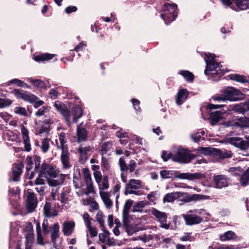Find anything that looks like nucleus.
Listing matches in <instances>:
<instances>
[{
  "mask_svg": "<svg viewBox=\"0 0 249 249\" xmlns=\"http://www.w3.org/2000/svg\"><path fill=\"white\" fill-rule=\"evenodd\" d=\"M99 195L106 207L107 208L111 207L112 206V202L110 198L111 196L110 192L101 191L99 192Z\"/></svg>",
  "mask_w": 249,
  "mask_h": 249,
  "instance_id": "obj_27",
  "label": "nucleus"
},
{
  "mask_svg": "<svg viewBox=\"0 0 249 249\" xmlns=\"http://www.w3.org/2000/svg\"><path fill=\"white\" fill-rule=\"evenodd\" d=\"M50 147L49 141L47 139H44L41 142L40 148L43 153H46L48 151Z\"/></svg>",
  "mask_w": 249,
  "mask_h": 249,
  "instance_id": "obj_50",
  "label": "nucleus"
},
{
  "mask_svg": "<svg viewBox=\"0 0 249 249\" xmlns=\"http://www.w3.org/2000/svg\"><path fill=\"white\" fill-rule=\"evenodd\" d=\"M21 133L23 140L25 149L27 151H30L31 150V146L28 136V131L23 125H21Z\"/></svg>",
  "mask_w": 249,
  "mask_h": 249,
  "instance_id": "obj_20",
  "label": "nucleus"
},
{
  "mask_svg": "<svg viewBox=\"0 0 249 249\" xmlns=\"http://www.w3.org/2000/svg\"><path fill=\"white\" fill-rule=\"evenodd\" d=\"M213 180L216 188H218L228 186L229 182V179L222 175L214 176Z\"/></svg>",
  "mask_w": 249,
  "mask_h": 249,
  "instance_id": "obj_15",
  "label": "nucleus"
},
{
  "mask_svg": "<svg viewBox=\"0 0 249 249\" xmlns=\"http://www.w3.org/2000/svg\"><path fill=\"white\" fill-rule=\"evenodd\" d=\"M36 233H37V243L39 244L43 245L44 244L43 242V238L41 235L40 223L38 222H36Z\"/></svg>",
  "mask_w": 249,
  "mask_h": 249,
  "instance_id": "obj_46",
  "label": "nucleus"
},
{
  "mask_svg": "<svg viewBox=\"0 0 249 249\" xmlns=\"http://www.w3.org/2000/svg\"><path fill=\"white\" fill-rule=\"evenodd\" d=\"M205 60L206 63V68L204 73L206 75H218L219 77L223 75L226 71L222 66L214 60V55L213 54H206Z\"/></svg>",
  "mask_w": 249,
  "mask_h": 249,
  "instance_id": "obj_2",
  "label": "nucleus"
},
{
  "mask_svg": "<svg viewBox=\"0 0 249 249\" xmlns=\"http://www.w3.org/2000/svg\"><path fill=\"white\" fill-rule=\"evenodd\" d=\"M70 191L71 189L68 187L64 188L59 196H57V199L63 204L68 203V201L70 200L69 195Z\"/></svg>",
  "mask_w": 249,
  "mask_h": 249,
  "instance_id": "obj_24",
  "label": "nucleus"
},
{
  "mask_svg": "<svg viewBox=\"0 0 249 249\" xmlns=\"http://www.w3.org/2000/svg\"><path fill=\"white\" fill-rule=\"evenodd\" d=\"M229 142L231 144L239 147L241 149L245 150L249 147V142L242 140L238 137H232L229 139Z\"/></svg>",
  "mask_w": 249,
  "mask_h": 249,
  "instance_id": "obj_14",
  "label": "nucleus"
},
{
  "mask_svg": "<svg viewBox=\"0 0 249 249\" xmlns=\"http://www.w3.org/2000/svg\"><path fill=\"white\" fill-rule=\"evenodd\" d=\"M54 106L56 109L64 117L68 125H70V114L65 105L59 101H56L54 103Z\"/></svg>",
  "mask_w": 249,
  "mask_h": 249,
  "instance_id": "obj_11",
  "label": "nucleus"
},
{
  "mask_svg": "<svg viewBox=\"0 0 249 249\" xmlns=\"http://www.w3.org/2000/svg\"><path fill=\"white\" fill-rule=\"evenodd\" d=\"M99 239L101 242L106 244L109 246H112L115 244L114 239L109 238V233L107 231H104V232L100 233L99 234Z\"/></svg>",
  "mask_w": 249,
  "mask_h": 249,
  "instance_id": "obj_22",
  "label": "nucleus"
},
{
  "mask_svg": "<svg viewBox=\"0 0 249 249\" xmlns=\"http://www.w3.org/2000/svg\"><path fill=\"white\" fill-rule=\"evenodd\" d=\"M54 56V54L50 53L42 54L35 56L34 59L36 61L48 60L53 59Z\"/></svg>",
  "mask_w": 249,
  "mask_h": 249,
  "instance_id": "obj_43",
  "label": "nucleus"
},
{
  "mask_svg": "<svg viewBox=\"0 0 249 249\" xmlns=\"http://www.w3.org/2000/svg\"><path fill=\"white\" fill-rule=\"evenodd\" d=\"M182 215L185 221L186 224L188 225L198 224L201 223L203 220V217L198 216L195 213L183 214Z\"/></svg>",
  "mask_w": 249,
  "mask_h": 249,
  "instance_id": "obj_10",
  "label": "nucleus"
},
{
  "mask_svg": "<svg viewBox=\"0 0 249 249\" xmlns=\"http://www.w3.org/2000/svg\"><path fill=\"white\" fill-rule=\"evenodd\" d=\"M177 6L175 4L164 3L163 8V13L161 17L164 20L166 24H169L174 20L177 16Z\"/></svg>",
  "mask_w": 249,
  "mask_h": 249,
  "instance_id": "obj_4",
  "label": "nucleus"
},
{
  "mask_svg": "<svg viewBox=\"0 0 249 249\" xmlns=\"http://www.w3.org/2000/svg\"><path fill=\"white\" fill-rule=\"evenodd\" d=\"M26 208L28 211L32 212L37 206V199L35 194L31 190H28L27 192Z\"/></svg>",
  "mask_w": 249,
  "mask_h": 249,
  "instance_id": "obj_9",
  "label": "nucleus"
},
{
  "mask_svg": "<svg viewBox=\"0 0 249 249\" xmlns=\"http://www.w3.org/2000/svg\"><path fill=\"white\" fill-rule=\"evenodd\" d=\"M160 175L163 179L176 178L180 179H187L189 180L200 178L204 176L203 174L199 173H180L177 171L167 170H163L160 171Z\"/></svg>",
  "mask_w": 249,
  "mask_h": 249,
  "instance_id": "obj_3",
  "label": "nucleus"
},
{
  "mask_svg": "<svg viewBox=\"0 0 249 249\" xmlns=\"http://www.w3.org/2000/svg\"><path fill=\"white\" fill-rule=\"evenodd\" d=\"M75 225V222L73 221L64 222L62 225V231L64 234L66 236L71 235L74 231Z\"/></svg>",
  "mask_w": 249,
  "mask_h": 249,
  "instance_id": "obj_19",
  "label": "nucleus"
},
{
  "mask_svg": "<svg viewBox=\"0 0 249 249\" xmlns=\"http://www.w3.org/2000/svg\"><path fill=\"white\" fill-rule=\"evenodd\" d=\"M14 111L15 113L20 115L26 116L28 114L26 109L21 107H15Z\"/></svg>",
  "mask_w": 249,
  "mask_h": 249,
  "instance_id": "obj_52",
  "label": "nucleus"
},
{
  "mask_svg": "<svg viewBox=\"0 0 249 249\" xmlns=\"http://www.w3.org/2000/svg\"><path fill=\"white\" fill-rule=\"evenodd\" d=\"M236 6L241 10L249 8V0H233Z\"/></svg>",
  "mask_w": 249,
  "mask_h": 249,
  "instance_id": "obj_33",
  "label": "nucleus"
},
{
  "mask_svg": "<svg viewBox=\"0 0 249 249\" xmlns=\"http://www.w3.org/2000/svg\"><path fill=\"white\" fill-rule=\"evenodd\" d=\"M26 240L27 243V247L26 249L28 248H30L31 247V245L34 241V236L32 233L29 234L26 237Z\"/></svg>",
  "mask_w": 249,
  "mask_h": 249,
  "instance_id": "obj_61",
  "label": "nucleus"
},
{
  "mask_svg": "<svg viewBox=\"0 0 249 249\" xmlns=\"http://www.w3.org/2000/svg\"><path fill=\"white\" fill-rule=\"evenodd\" d=\"M29 82L31 83L35 87L43 89L45 87V84L44 82L38 79H29Z\"/></svg>",
  "mask_w": 249,
  "mask_h": 249,
  "instance_id": "obj_49",
  "label": "nucleus"
},
{
  "mask_svg": "<svg viewBox=\"0 0 249 249\" xmlns=\"http://www.w3.org/2000/svg\"><path fill=\"white\" fill-rule=\"evenodd\" d=\"M89 230V233L91 237H94L97 235L98 231L97 230L91 226V225L87 227Z\"/></svg>",
  "mask_w": 249,
  "mask_h": 249,
  "instance_id": "obj_63",
  "label": "nucleus"
},
{
  "mask_svg": "<svg viewBox=\"0 0 249 249\" xmlns=\"http://www.w3.org/2000/svg\"><path fill=\"white\" fill-rule=\"evenodd\" d=\"M136 167V161L134 160H131L127 165V170H129L130 173H132L135 171Z\"/></svg>",
  "mask_w": 249,
  "mask_h": 249,
  "instance_id": "obj_56",
  "label": "nucleus"
},
{
  "mask_svg": "<svg viewBox=\"0 0 249 249\" xmlns=\"http://www.w3.org/2000/svg\"><path fill=\"white\" fill-rule=\"evenodd\" d=\"M123 227L125 230V231L127 232L129 235H132L134 233L136 232L137 231L136 228L130 226L129 224V218L127 219L126 222L123 219Z\"/></svg>",
  "mask_w": 249,
  "mask_h": 249,
  "instance_id": "obj_36",
  "label": "nucleus"
},
{
  "mask_svg": "<svg viewBox=\"0 0 249 249\" xmlns=\"http://www.w3.org/2000/svg\"><path fill=\"white\" fill-rule=\"evenodd\" d=\"M249 182V168L241 175L240 178V183L243 186L248 185Z\"/></svg>",
  "mask_w": 249,
  "mask_h": 249,
  "instance_id": "obj_37",
  "label": "nucleus"
},
{
  "mask_svg": "<svg viewBox=\"0 0 249 249\" xmlns=\"http://www.w3.org/2000/svg\"><path fill=\"white\" fill-rule=\"evenodd\" d=\"M112 145V143L111 142H107L103 143L102 145L101 149L102 154L103 155L107 154L108 151L109 150L111 147Z\"/></svg>",
  "mask_w": 249,
  "mask_h": 249,
  "instance_id": "obj_47",
  "label": "nucleus"
},
{
  "mask_svg": "<svg viewBox=\"0 0 249 249\" xmlns=\"http://www.w3.org/2000/svg\"><path fill=\"white\" fill-rule=\"evenodd\" d=\"M226 126L235 125L240 127H249V117H242L237 119V121L234 124L227 122L225 124Z\"/></svg>",
  "mask_w": 249,
  "mask_h": 249,
  "instance_id": "obj_16",
  "label": "nucleus"
},
{
  "mask_svg": "<svg viewBox=\"0 0 249 249\" xmlns=\"http://www.w3.org/2000/svg\"><path fill=\"white\" fill-rule=\"evenodd\" d=\"M151 213L156 217L157 220L160 222V227L166 230L169 229L170 226V223H167V216L164 212L153 209L151 210Z\"/></svg>",
  "mask_w": 249,
  "mask_h": 249,
  "instance_id": "obj_7",
  "label": "nucleus"
},
{
  "mask_svg": "<svg viewBox=\"0 0 249 249\" xmlns=\"http://www.w3.org/2000/svg\"><path fill=\"white\" fill-rule=\"evenodd\" d=\"M189 213H195L196 214H199L200 216L203 217L202 216L204 215H208L207 212L203 209H199V210H190L189 211Z\"/></svg>",
  "mask_w": 249,
  "mask_h": 249,
  "instance_id": "obj_62",
  "label": "nucleus"
},
{
  "mask_svg": "<svg viewBox=\"0 0 249 249\" xmlns=\"http://www.w3.org/2000/svg\"><path fill=\"white\" fill-rule=\"evenodd\" d=\"M142 188V181L140 180L131 179L125 184V195L134 194L136 196H141L142 193L139 190Z\"/></svg>",
  "mask_w": 249,
  "mask_h": 249,
  "instance_id": "obj_6",
  "label": "nucleus"
},
{
  "mask_svg": "<svg viewBox=\"0 0 249 249\" xmlns=\"http://www.w3.org/2000/svg\"><path fill=\"white\" fill-rule=\"evenodd\" d=\"M94 177L96 182L98 185H100L103 178L101 173L99 171H95L94 172Z\"/></svg>",
  "mask_w": 249,
  "mask_h": 249,
  "instance_id": "obj_60",
  "label": "nucleus"
},
{
  "mask_svg": "<svg viewBox=\"0 0 249 249\" xmlns=\"http://www.w3.org/2000/svg\"><path fill=\"white\" fill-rule=\"evenodd\" d=\"M146 205V202L144 201L139 202L134 206L133 211L142 212Z\"/></svg>",
  "mask_w": 249,
  "mask_h": 249,
  "instance_id": "obj_48",
  "label": "nucleus"
},
{
  "mask_svg": "<svg viewBox=\"0 0 249 249\" xmlns=\"http://www.w3.org/2000/svg\"><path fill=\"white\" fill-rule=\"evenodd\" d=\"M231 80H234L242 83H248L249 81L245 76L238 74H231L229 76Z\"/></svg>",
  "mask_w": 249,
  "mask_h": 249,
  "instance_id": "obj_44",
  "label": "nucleus"
},
{
  "mask_svg": "<svg viewBox=\"0 0 249 249\" xmlns=\"http://www.w3.org/2000/svg\"><path fill=\"white\" fill-rule=\"evenodd\" d=\"M222 117V114L219 111H216L212 113L211 115V124H215Z\"/></svg>",
  "mask_w": 249,
  "mask_h": 249,
  "instance_id": "obj_40",
  "label": "nucleus"
},
{
  "mask_svg": "<svg viewBox=\"0 0 249 249\" xmlns=\"http://www.w3.org/2000/svg\"><path fill=\"white\" fill-rule=\"evenodd\" d=\"M96 219L100 224V226L104 229V220L102 215V213L98 212L96 215Z\"/></svg>",
  "mask_w": 249,
  "mask_h": 249,
  "instance_id": "obj_57",
  "label": "nucleus"
},
{
  "mask_svg": "<svg viewBox=\"0 0 249 249\" xmlns=\"http://www.w3.org/2000/svg\"><path fill=\"white\" fill-rule=\"evenodd\" d=\"M119 164L121 171H127V165L124 160V157H121L119 159Z\"/></svg>",
  "mask_w": 249,
  "mask_h": 249,
  "instance_id": "obj_55",
  "label": "nucleus"
},
{
  "mask_svg": "<svg viewBox=\"0 0 249 249\" xmlns=\"http://www.w3.org/2000/svg\"><path fill=\"white\" fill-rule=\"evenodd\" d=\"M77 135L78 137L77 141L78 142L85 141L87 138L86 130L84 128L78 126L77 129Z\"/></svg>",
  "mask_w": 249,
  "mask_h": 249,
  "instance_id": "obj_32",
  "label": "nucleus"
},
{
  "mask_svg": "<svg viewBox=\"0 0 249 249\" xmlns=\"http://www.w3.org/2000/svg\"><path fill=\"white\" fill-rule=\"evenodd\" d=\"M189 92L185 89H181L178 92L176 97V103L178 105L182 104L187 99Z\"/></svg>",
  "mask_w": 249,
  "mask_h": 249,
  "instance_id": "obj_30",
  "label": "nucleus"
},
{
  "mask_svg": "<svg viewBox=\"0 0 249 249\" xmlns=\"http://www.w3.org/2000/svg\"><path fill=\"white\" fill-rule=\"evenodd\" d=\"M215 154L217 155L220 158H228L232 157V153L230 150L222 151L219 149L215 150Z\"/></svg>",
  "mask_w": 249,
  "mask_h": 249,
  "instance_id": "obj_39",
  "label": "nucleus"
},
{
  "mask_svg": "<svg viewBox=\"0 0 249 249\" xmlns=\"http://www.w3.org/2000/svg\"><path fill=\"white\" fill-rule=\"evenodd\" d=\"M51 239L53 242H55L56 239L59 237V226L58 223L54 224L50 227Z\"/></svg>",
  "mask_w": 249,
  "mask_h": 249,
  "instance_id": "obj_31",
  "label": "nucleus"
},
{
  "mask_svg": "<svg viewBox=\"0 0 249 249\" xmlns=\"http://www.w3.org/2000/svg\"><path fill=\"white\" fill-rule=\"evenodd\" d=\"M215 150L211 147H200L197 149L199 153L205 155H210L213 153L215 154Z\"/></svg>",
  "mask_w": 249,
  "mask_h": 249,
  "instance_id": "obj_41",
  "label": "nucleus"
},
{
  "mask_svg": "<svg viewBox=\"0 0 249 249\" xmlns=\"http://www.w3.org/2000/svg\"><path fill=\"white\" fill-rule=\"evenodd\" d=\"M230 108L236 112L240 113H245L247 110H249V103H241L240 104L232 105Z\"/></svg>",
  "mask_w": 249,
  "mask_h": 249,
  "instance_id": "obj_28",
  "label": "nucleus"
},
{
  "mask_svg": "<svg viewBox=\"0 0 249 249\" xmlns=\"http://www.w3.org/2000/svg\"><path fill=\"white\" fill-rule=\"evenodd\" d=\"M90 150L89 146H80L78 149V151L80 154L81 156L86 157L87 152Z\"/></svg>",
  "mask_w": 249,
  "mask_h": 249,
  "instance_id": "obj_58",
  "label": "nucleus"
},
{
  "mask_svg": "<svg viewBox=\"0 0 249 249\" xmlns=\"http://www.w3.org/2000/svg\"><path fill=\"white\" fill-rule=\"evenodd\" d=\"M43 213L45 217H51L57 216L58 212L52 207L50 203L46 202L43 207Z\"/></svg>",
  "mask_w": 249,
  "mask_h": 249,
  "instance_id": "obj_17",
  "label": "nucleus"
},
{
  "mask_svg": "<svg viewBox=\"0 0 249 249\" xmlns=\"http://www.w3.org/2000/svg\"><path fill=\"white\" fill-rule=\"evenodd\" d=\"M83 218L86 227L91 225V221L93 219L90 217L88 213L86 212L83 214Z\"/></svg>",
  "mask_w": 249,
  "mask_h": 249,
  "instance_id": "obj_54",
  "label": "nucleus"
},
{
  "mask_svg": "<svg viewBox=\"0 0 249 249\" xmlns=\"http://www.w3.org/2000/svg\"><path fill=\"white\" fill-rule=\"evenodd\" d=\"M60 160L64 169H68L71 167L70 160V153L68 150H62Z\"/></svg>",
  "mask_w": 249,
  "mask_h": 249,
  "instance_id": "obj_13",
  "label": "nucleus"
},
{
  "mask_svg": "<svg viewBox=\"0 0 249 249\" xmlns=\"http://www.w3.org/2000/svg\"><path fill=\"white\" fill-rule=\"evenodd\" d=\"M179 73L187 81L193 82L194 80V74L188 71L182 70L180 71Z\"/></svg>",
  "mask_w": 249,
  "mask_h": 249,
  "instance_id": "obj_42",
  "label": "nucleus"
},
{
  "mask_svg": "<svg viewBox=\"0 0 249 249\" xmlns=\"http://www.w3.org/2000/svg\"><path fill=\"white\" fill-rule=\"evenodd\" d=\"M50 110L48 107L43 106L39 108L35 113V115L36 116H41L46 113L49 112Z\"/></svg>",
  "mask_w": 249,
  "mask_h": 249,
  "instance_id": "obj_51",
  "label": "nucleus"
},
{
  "mask_svg": "<svg viewBox=\"0 0 249 249\" xmlns=\"http://www.w3.org/2000/svg\"><path fill=\"white\" fill-rule=\"evenodd\" d=\"M24 166L22 164H17L14 165L12 170V180L15 181H17L19 180L20 176L22 173V170Z\"/></svg>",
  "mask_w": 249,
  "mask_h": 249,
  "instance_id": "obj_21",
  "label": "nucleus"
},
{
  "mask_svg": "<svg viewBox=\"0 0 249 249\" xmlns=\"http://www.w3.org/2000/svg\"><path fill=\"white\" fill-rule=\"evenodd\" d=\"M17 95L19 98L23 99L25 101H28L31 103H33L37 99V97L36 96L29 92L23 91L17 92Z\"/></svg>",
  "mask_w": 249,
  "mask_h": 249,
  "instance_id": "obj_23",
  "label": "nucleus"
},
{
  "mask_svg": "<svg viewBox=\"0 0 249 249\" xmlns=\"http://www.w3.org/2000/svg\"><path fill=\"white\" fill-rule=\"evenodd\" d=\"M196 156L190 152L189 151L184 148H178V150L173 154L172 160L174 161L181 163H187L190 162Z\"/></svg>",
  "mask_w": 249,
  "mask_h": 249,
  "instance_id": "obj_5",
  "label": "nucleus"
},
{
  "mask_svg": "<svg viewBox=\"0 0 249 249\" xmlns=\"http://www.w3.org/2000/svg\"><path fill=\"white\" fill-rule=\"evenodd\" d=\"M184 194L181 192H176L174 193H168L166 194L163 198V201L165 202H172L175 199L179 198L183 196Z\"/></svg>",
  "mask_w": 249,
  "mask_h": 249,
  "instance_id": "obj_25",
  "label": "nucleus"
},
{
  "mask_svg": "<svg viewBox=\"0 0 249 249\" xmlns=\"http://www.w3.org/2000/svg\"><path fill=\"white\" fill-rule=\"evenodd\" d=\"M66 135L64 132L60 133L58 135V141L59 144L58 142V140H55L56 144L58 149L62 150H68V145L67 144V141L66 138Z\"/></svg>",
  "mask_w": 249,
  "mask_h": 249,
  "instance_id": "obj_18",
  "label": "nucleus"
},
{
  "mask_svg": "<svg viewBox=\"0 0 249 249\" xmlns=\"http://www.w3.org/2000/svg\"><path fill=\"white\" fill-rule=\"evenodd\" d=\"M12 103L11 100L6 98H0V108L9 106Z\"/></svg>",
  "mask_w": 249,
  "mask_h": 249,
  "instance_id": "obj_53",
  "label": "nucleus"
},
{
  "mask_svg": "<svg viewBox=\"0 0 249 249\" xmlns=\"http://www.w3.org/2000/svg\"><path fill=\"white\" fill-rule=\"evenodd\" d=\"M82 173L86 185L92 183L89 170L88 168H84L82 170Z\"/></svg>",
  "mask_w": 249,
  "mask_h": 249,
  "instance_id": "obj_45",
  "label": "nucleus"
},
{
  "mask_svg": "<svg viewBox=\"0 0 249 249\" xmlns=\"http://www.w3.org/2000/svg\"><path fill=\"white\" fill-rule=\"evenodd\" d=\"M133 204V200L128 199L127 200L124 206L123 211V219L125 222H126L127 219L129 218V210Z\"/></svg>",
  "mask_w": 249,
  "mask_h": 249,
  "instance_id": "obj_29",
  "label": "nucleus"
},
{
  "mask_svg": "<svg viewBox=\"0 0 249 249\" xmlns=\"http://www.w3.org/2000/svg\"><path fill=\"white\" fill-rule=\"evenodd\" d=\"M43 178H44V176H41L40 173L39 172L38 177L35 181L34 184L36 186L45 185V180Z\"/></svg>",
  "mask_w": 249,
  "mask_h": 249,
  "instance_id": "obj_59",
  "label": "nucleus"
},
{
  "mask_svg": "<svg viewBox=\"0 0 249 249\" xmlns=\"http://www.w3.org/2000/svg\"><path fill=\"white\" fill-rule=\"evenodd\" d=\"M244 98V95L240 91L228 87L224 89L221 93L213 97V100L217 102H225L226 101H238Z\"/></svg>",
  "mask_w": 249,
  "mask_h": 249,
  "instance_id": "obj_1",
  "label": "nucleus"
},
{
  "mask_svg": "<svg viewBox=\"0 0 249 249\" xmlns=\"http://www.w3.org/2000/svg\"><path fill=\"white\" fill-rule=\"evenodd\" d=\"M72 114L73 116V121L74 123H76L77 120L82 115V110L80 107H75L72 109Z\"/></svg>",
  "mask_w": 249,
  "mask_h": 249,
  "instance_id": "obj_35",
  "label": "nucleus"
},
{
  "mask_svg": "<svg viewBox=\"0 0 249 249\" xmlns=\"http://www.w3.org/2000/svg\"><path fill=\"white\" fill-rule=\"evenodd\" d=\"M99 187V192H105V190L108 189L109 184L108 182V178L107 176H105L103 177L102 182L100 183V185H98Z\"/></svg>",
  "mask_w": 249,
  "mask_h": 249,
  "instance_id": "obj_34",
  "label": "nucleus"
},
{
  "mask_svg": "<svg viewBox=\"0 0 249 249\" xmlns=\"http://www.w3.org/2000/svg\"><path fill=\"white\" fill-rule=\"evenodd\" d=\"M101 165L106 170H108L110 167L107 160L104 157L102 158Z\"/></svg>",
  "mask_w": 249,
  "mask_h": 249,
  "instance_id": "obj_64",
  "label": "nucleus"
},
{
  "mask_svg": "<svg viewBox=\"0 0 249 249\" xmlns=\"http://www.w3.org/2000/svg\"><path fill=\"white\" fill-rule=\"evenodd\" d=\"M236 236L232 231H228L220 235V239L221 241L229 240L236 238Z\"/></svg>",
  "mask_w": 249,
  "mask_h": 249,
  "instance_id": "obj_38",
  "label": "nucleus"
},
{
  "mask_svg": "<svg viewBox=\"0 0 249 249\" xmlns=\"http://www.w3.org/2000/svg\"><path fill=\"white\" fill-rule=\"evenodd\" d=\"M65 177V175L58 172L54 177L49 178L47 179V183L51 187H57L63 183Z\"/></svg>",
  "mask_w": 249,
  "mask_h": 249,
  "instance_id": "obj_12",
  "label": "nucleus"
},
{
  "mask_svg": "<svg viewBox=\"0 0 249 249\" xmlns=\"http://www.w3.org/2000/svg\"><path fill=\"white\" fill-rule=\"evenodd\" d=\"M181 193L184 194L183 196H182L183 197L180 199V200L185 203H188L191 201H196L202 198V196L199 194H194L190 195L187 193L181 192Z\"/></svg>",
  "mask_w": 249,
  "mask_h": 249,
  "instance_id": "obj_26",
  "label": "nucleus"
},
{
  "mask_svg": "<svg viewBox=\"0 0 249 249\" xmlns=\"http://www.w3.org/2000/svg\"><path fill=\"white\" fill-rule=\"evenodd\" d=\"M39 172L41 176H44V178L48 179L50 177H54L59 171L52 166L43 163L41 166Z\"/></svg>",
  "mask_w": 249,
  "mask_h": 249,
  "instance_id": "obj_8",
  "label": "nucleus"
}]
</instances>
